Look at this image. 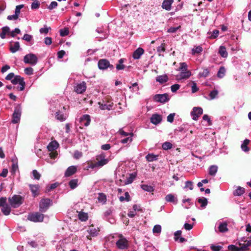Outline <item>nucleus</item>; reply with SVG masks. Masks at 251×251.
Returning <instances> with one entry per match:
<instances>
[{
    "label": "nucleus",
    "instance_id": "f257e3e1",
    "mask_svg": "<svg viewBox=\"0 0 251 251\" xmlns=\"http://www.w3.org/2000/svg\"><path fill=\"white\" fill-rule=\"evenodd\" d=\"M8 201L12 207L17 208L23 203V198L20 195H14L8 198Z\"/></svg>",
    "mask_w": 251,
    "mask_h": 251
},
{
    "label": "nucleus",
    "instance_id": "f03ea898",
    "mask_svg": "<svg viewBox=\"0 0 251 251\" xmlns=\"http://www.w3.org/2000/svg\"><path fill=\"white\" fill-rule=\"evenodd\" d=\"M96 163L100 168L108 164L109 159L106 157L104 153H101L96 156Z\"/></svg>",
    "mask_w": 251,
    "mask_h": 251
},
{
    "label": "nucleus",
    "instance_id": "7ed1b4c3",
    "mask_svg": "<svg viewBox=\"0 0 251 251\" xmlns=\"http://www.w3.org/2000/svg\"><path fill=\"white\" fill-rule=\"evenodd\" d=\"M44 215L39 212H33L28 215L27 220L30 221L37 223L43 221Z\"/></svg>",
    "mask_w": 251,
    "mask_h": 251
},
{
    "label": "nucleus",
    "instance_id": "20e7f679",
    "mask_svg": "<svg viewBox=\"0 0 251 251\" xmlns=\"http://www.w3.org/2000/svg\"><path fill=\"white\" fill-rule=\"evenodd\" d=\"M251 245V238L249 240L244 241V243L242 245L241 243L240 244V247L238 248L234 245H230L228 246V249L232 251H246L248 250V247Z\"/></svg>",
    "mask_w": 251,
    "mask_h": 251
},
{
    "label": "nucleus",
    "instance_id": "39448f33",
    "mask_svg": "<svg viewBox=\"0 0 251 251\" xmlns=\"http://www.w3.org/2000/svg\"><path fill=\"white\" fill-rule=\"evenodd\" d=\"M118 237L119 239L116 243L117 247L122 250L127 249L128 247V241L122 235H119Z\"/></svg>",
    "mask_w": 251,
    "mask_h": 251
},
{
    "label": "nucleus",
    "instance_id": "423d86ee",
    "mask_svg": "<svg viewBox=\"0 0 251 251\" xmlns=\"http://www.w3.org/2000/svg\"><path fill=\"white\" fill-rule=\"evenodd\" d=\"M24 61L26 64L35 65L37 63L38 58L35 54L29 53L24 56Z\"/></svg>",
    "mask_w": 251,
    "mask_h": 251
},
{
    "label": "nucleus",
    "instance_id": "0eeeda50",
    "mask_svg": "<svg viewBox=\"0 0 251 251\" xmlns=\"http://www.w3.org/2000/svg\"><path fill=\"white\" fill-rule=\"evenodd\" d=\"M11 82L14 85H16L18 84L20 85V86L17 87L18 90L21 91L24 90L25 83L24 80V78L22 77L21 76H15L14 78L12 80Z\"/></svg>",
    "mask_w": 251,
    "mask_h": 251
},
{
    "label": "nucleus",
    "instance_id": "6e6552de",
    "mask_svg": "<svg viewBox=\"0 0 251 251\" xmlns=\"http://www.w3.org/2000/svg\"><path fill=\"white\" fill-rule=\"evenodd\" d=\"M51 205V201L49 199H43L39 202V210L42 212H46Z\"/></svg>",
    "mask_w": 251,
    "mask_h": 251
},
{
    "label": "nucleus",
    "instance_id": "1a4fd4ad",
    "mask_svg": "<svg viewBox=\"0 0 251 251\" xmlns=\"http://www.w3.org/2000/svg\"><path fill=\"white\" fill-rule=\"evenodd\" d=\"M98 67L100 70H105L108 67L111 69L113 68V66L110 65L109 62L105 59H100L99 61Z\"/></svg>",
    "mask_w": 251,
    "mask_h": 251
},
{
    "label": "nucleus",
    "instance_id": "9d476101",
    "mask_svg": "<svg viewBox=\"0 0 251 251\" xmlns=\"http://www.w3.org/2000/svg\"><path fill=\"white\" fill-rule=\"evenodd\" d=\"M203 110L201 107H194L191 112V116L194 120H197L198 118L202 114Z\"/></svg>",
    "mask_w": 251,
    "mask_h": 251
},
{
    "label": "nucleus",
    "instance_id": "9b49d317",
    "mask_svg": "<svg viewBox=\"0 0 251 251\" xmlns=\"http://www.w3.org/2000/svg\"><path fill=\"white\" fill-rule=\"evenodd\" d=\"M153 99L156 101L164 103L168 100V95L166 94L156 95L154 96Z\"/></svg>",
    "mask_w": 251,
    "mask_h": 251
},
{
    "label": "nucleus",
    "instance_id": "f8f14e48",
    "mask_svg": "<svg viewBox=\"0 0 251 251\" xmlns=\"http://www.w3.org/2000/svg\"><path fill=\"white\" fill-rule=\"evenodd\" d=\"M192 75V74L190 71H181L179 75L176 76L177 80L187 79Z\"/></svg>",
    "mask_w": 251,
    "mask_h": 251
},
{
    "label": "nucleus",
    "instance_id": "ddd939ff",
    "mask_svg": "<svg viewBox=\"0 0 251 251\" xmlns=\"http://www.w3.org/2000/svg\"><path fill=\"white\" fill-rule=\"evenodd\" d=\"M86 85L85 82H82L75 87V90L78 94H82L85 91Z\"/></svg>",
    "mask_w": 251,
    "mask_h": 251
},
{
    "label": "nucleus",
    "instance_id": "4468645a",
    "mask_svg": "<svg viewBox=\"0 0 251 251\" xmlns=\"http://www.w3.org/2000/svg\"><path fill=\"white\" fill-rule=\"evenodd\" d=\"M141 209L140 208V206L137 205L136 204H134L133 206V208L132 209H130L127 213V216L129 217L133 218L134 217L136 214L137 212L139 211H141Z\"/></svg>",
    "mask_w": 251,
    "mask_h": 251
},
{
    "label": "nucleus",
    "instance_id": "2eb2a0df",
    "mask_svg": "<svg viewBox=\"0 0 251 251\" xmlns=\"http://www.w3.org/2000/svg\"><path fill=\"white\" fill-rule=\"evenodd\" d=\"M161 121L162 117L159 114H153L151 118V122L155 125L159 124Z\"/></svg>",
    "mask_w": 251,
    "mask_h": 251
},
{
    "label": "nucleus",
    "instance_id": "dca6fc26",
    "mask_svg": "<svg viewBox=\"0 0 251 251\" xmlns=\"http://www.w3.org/2000/svg\"><path fill=\"white\" fill-rule=\"evenodd\" d=\"M90 121V117L88 115H84L80 119L81 125L86 126L89 125Z\"/></svg>",
    "mask_w": 251,
    "mask_h": 251
},
{
    "label": "nucleus",
    "instance_id": "f3484780",
    "mask_svg": "<svg viewBox=\"0 0 251 251\" xmlns=\"http://www.w3.org/2000/svg\"><path fill=\"white\" fill-rule=\"evenodd\" d=\"M21 112L19 110H15L12 115V122L16 124L19 122L20 120Z\"/></svg>",
    "mask_w": 251,
    "mask_h": 251
},
{
    "label": "nucleus",
    "instance_id": "a211bd4d",
    "mask_svg": "<svg viewBox=\"0 0 251 251\" xmlns=\"http://www.w3.org/2000/svg\"><path fill=\"white\" fill-rule=\"evenodd\" d=\"M173 2L174 0H164L162 4V7L167 11H169L171 9Z\"/></svg>",
    "mask_w": 251,
    "mask_h": 251
},
{
    "label": "nucleus",
    "instance_id": "6ab92c4d",
    "mask_svg": "<svg viewBox=\"0 0 251 251\" xmlns=\"http://www.w3.org/2000/svg\"><path fill=\"white\" fill-rule=\"evenodd\" d=\"M144 53V50L141 48H138L134 51L132 56L134 59H138Z\"/></svg>",
    "mask_w": 251,
    "mask_h": 251
},
{
    "label": "nucleus",
    "instance_id": "aec40b11",
    "mask_svg": "<svg viewBox=\"0 0 251 251\" xmlns=\"http://www.w3.org/2000/svg\"><path fill=\"white\" fill-rule=\"evenodd\" d=\"M76 167L75 166H71L68 168L65 172V175L66 176H70L74 174L76 172Z\"/></svg>",
    "mask_w": 251,
    "mask_h": 251
},
{
    "label": "nucleus",
    "instance_id": "412c9836",
    "mask_svg": "<svg viewBox=\"0 0 251 251\" xmlns=\"http://www.w3.org/2000/svg\"><path fill=\"white\" fill-rule=\"evenodd\" d=\"M30 189L32 193L33 196L35 197L39 195V186L38 185L29 184Z\"/></svg>",
    "mask_w": 251,
    "mask_h": 251
},
{
    "label": "nucleus",
    "instance_id": "4be33fe9",
    "mask_svg": "<svg viewBox=\"0 0 251 251\" xmlns=\"http://www.w3.org/2000/svg\"><path fill=\"white\" fill-rule=\"evenodd\" d=\"M59 144L56 141L51 142L47 147L48 150L50 151H53L57 149L58 147Z\"/></svg>",
    "mask_w": 251,
    "mask_h": 251
},
{
    "label": "nucleus",
    "instance_id": "5701e85b",
    "mask_svg": "<svg viewBox=\"0 0 251 251\" xmlns=\"http://www.w3.org/2000/svg\"><path fill=\"white\" fill-rule=\"evenodd\" d=\"M10 50L11 52L14 53L18 51L20 49V44L18 42H14L10 44Z\"/></svg>",
    "mask_w": 251,
    "mask_h": 251
},
{
    "label": "nucleus",
    "instance_id": "b1692460",
    "mask_svg": "<svg viewBox=\"0 0 251 251\" xmlns=\"http://www.w3.org/2000/svg\"><path fill=\"white\" fill-rule=\"evenodd\" d=\"M87 231L90 235L93 237L97 236L99 232V230L94 227L93 226H90Z\"/></svg>",
    "mask_w": 251,
    "mask_h": 251
},
{
    "label": "nucleus",
    "instance_id": "393cba45",
    "mask_svg": "<svg viewBox=\"0 0 251 251\" xmlns=\"http://www.w3.org/2000/svg\"><path fill=\"white\" fill-rule=\"evenodd\" d=\"M100 105V107L102 110H110L113 106V103H111L110 102H107L106 103H100V102L99 103Z\"/></svg>",
    "mask_w": 251,
    "mask_h": 251
},
{
    "label": "nucleus",
    "instance_id": "a878e982",
    "mask_svg": "<svg viewBox=\"0 0 251 251\" xmlns=\"http://www.w3.org/2000/svg\"><path fill=\"white\" fill-rule=\"evenodd\" d=\"M168 78L167 75H158L156 77V81L160 83H163L168 81Z\"/></svg>",
    "mask_w": 251,
    "mask_h": 251
},
{
    "label": "nucleus",
    "instance_id": "bb28decb",
    "mask_svg": "<svg viewBox=\"0 0 251 251\" xmlns=\"http://www.w3.org/2000/svg\"><path fill=\"white\" fill-rule=\"evenodd\" d=\"M10 32V28L8 26H4L2 28L1 32L0 33V37L2 39L5 38L6 34H8Z\"/></svg>",
    "mask_w": 251,
    "mask_h": 251
},
{
    "label": "nucleus",
    "instance_id": "cd10ccee",
    "mask_svg": "<svg viewBox=\"0 0 251 251\" xmlns=\"http://www.w3.org/2000/svg\"><path fill=\"white\" fill-rule=\"evenodd\" d=\"M245 193V189L243 187L239 186L234 191L233 194L234 196H240Z\"/></svg>",
    "mask_w": 251,
    "mask_h": 251
},
{
    "label": "nucleus",
    "instance_id": "c85d7f7f",
    "mask_svg": "<svg viewBox=\"0 0 251 251\" xmlns=\"http://www.w3.org/2000/svg\"><path fill=\"white\" fill-rule=\"evenodd\" d=\"M218 171V167L216 165H212L209 168V174L210 176H214Z\"/></svg>",
    "mask_w": 251,
    "mask_h": 251
},
{
    "label": "nucleus",
    "instance_id": "c756f323",
    "mask_svg": "<svg viewBox=\"0 0 251 251\" xmlns=\"http://www.w3.org/2000/svg\"><path fill=\"white\" fill-rule=\"evenodd\" d=\"M227 226V224L226 223H220L218 227L219 230L221 232H225L227 231L228 230Z\"/></svg>",
    "mask_w": 251,
    "mask_h": 251
},
{
    "label": "nucleus",
    "instance_id": "7c9ffc66",
    "mask_svg": "<svg viewBox=\"0 0 251 251\" xmlns=\"http://www.w3.org/2000/svg\"><path fill=\"white\" fill-rule=\"evenodd\" d=\"M203 50L202 48L200 46H196L192 50V54L193 55H195L196 54H200Z\"/></svg>",
    "mask_w": 251,
    "mask_h": 251
},
{
    "label": "nucleus",
    "instance_id": "2f4dec72",
    "mask_svg": "<svg viewBox=\"0 0 251 251\" xmlns=\"http://www.w3.org/2000/svg\"><path fill=\"white\" fill-rule=\"evenodd\" d=\"M250 140L246 139L244 141L243 143L241 145L242 150L245 152H247L249 151V148L248 147V145L249 144Z\"/></svg>",
    "mask_w": 251,
    "mask_h": 251
},
{
    "label": "nucleus",
    "instance_id": "473e14b6",
    "mask_svg": "<svg viewBox=\"0 0 251 251\" xmlns=\"http://www.w3.org/2000/svg\"><path fill=\"white\" fill-rule=\"evenodd\" d=\"M12 161L13 162V164L12 165L11 172L13 174H15L18 168L17 159H12Z\"/></svg>",
    "mask_w": 251,
    "mask_h": 251
},
{
    "label": "nucleus",
    "instance_id": "72a5a7b5",
    "mask_svg": "<svg viewBox=\"0 0 251 251\" xmlns=\"http://www.w3.org/2000/svg\"><path fill=\"white\" fill-rule=\"evenodd\" d=\"M198 202L201 204L202 208H205L207 204V200L204 197L199 198Z\"/></svg>",
    "mask_w": 251,
    "mask_h": 251
},
{
    "label": "nucleus",
    "instance_id": "f704fd0d",
    "mask_svg": "<svg viewBox=\"0 0 251 251\" xmlns=\"http://www.w3.org/2000/svg\"><path fill=\"white\" fill-rule=\"evenodd\" d=\"M78 216L79 219L82 221H86L87 220L88 218L87 213L83 212H79L78 214Z\"/></svg>",
    "mask_w": 251,
    "mask_h": 251
},
{
    "label": "nucleus",
    "instance_id": "c9c22d12",
    "mask_svg": "<svg viewBox=\"0 0 251 251\" xmlns=\"http://www.w3.org/2000/svg\"><path fill=\"white\" fill-rule=\"evenodd\" d=\"M219 52L223 57H226L227 56V52L226 49L224 46H221L219 48Z\"/></svg>",
    "mask_w": 251,
    "mask_h": 251
},
{
    "label": "nucleus",
    "instance_id": "e433bc0d",
    "mask_svg": "<svg viewBox=\"0 0 251 251\" xmlns=\"http://www.w3.org/2000/svg\"><path fill=\"white\" fill-rule=\"evenodd\" d=\"M157 51L159 56H163V54H162L161 53L165 51V44L162 43L160 46L157 47Z\"/></svg>",
    "mask_w": 251,
    "mask_h": 251
},
{
    "label": "nucleus",
    "instance_id": "4c0bfd02",
    "mask_svg": "<svg viewBox=\"0 0 251 251\" xmlns=\"http://www.w3.org/2000/svg\"><path fill=\"white\" fill-rule=\"evenodd\" d=\"M192 84L191 88H192V92L193 93H195L198 92L199 90V88L197 86V83L194 81H191L188 85Z\"/></svg>",
    "mask_w": 251,
    "mask_h": 251
},
{
    "label": "nucleus",
    "instance_id": "58836bf2",
    "mask_svg": "<svg viewBox=\"0 0 251 251\" xmlns=\"http://www.w3.org/2000/svg\"><path fill=\"white\" fill-rule=\"evenodd\" d=\"M55 117L57 120L60 121H64L66 119V116L60 112H57L56 113Z\"/></svg>",
    "mask_w": 251,
    "mask_h": 251
},
{
    "label": "nucleus",
    "instance_id": "ea45409f",
    "mask_svg": "<svg viewBox=\"0 0 251 251\" xmlns=\"http://www.w3.org/2000/svg\"><path fill=\"white\" fill-rule=\"evenodd\" d=\"M10 207L8 204L3 206L1 209V211L5 215H9L10 214Z\"/></svg>",
    "mask_w": 251,
    "mask_h": 251
},
{
    "label": "nucleus",
    "instance_id": "a19ab883",
    "mask_svg": "<svg viewBox=\"0 0 251 251\" xmlns=\"http://www.w3.org/2000/svg\"><path fill=\"white\" fill-rule=\"evenodd\" d=\"M119 200L121 201H130V196L127 192L125 193V197L121 196L119 197Z\"/></svg>",
    "mask_w": 251,
    "mask_h": 251
},
{
    "label": "nucleus",
    "instance_id": "79ce46f5",
    "mask_svg": "<svg viewBox=\"0 0 251 251\" xmlns=\"http://www.w3.org/2000/svg\"><path fill=\"white\" fill-rule=\"evenodd\" d=\"M124 59L121 58L119 60V63L116 65V69L118 70H123L125 68V66L123 65Z\"/></svg>",
    "mask_w": 251,
    "mask_h": 251
},
{
    "label": "nucleus",
    "instance_id": "37998d69",
    "mask_svg": "<svg viewBox=\"0 0 251 251\" xmlns=\"http://www.w3.org/2000/svg\"><path fill=\"white\" fill-rule=\"evenodd\" d=\"M141 188L145 191L151 192L153 191V188L152 186L146 184L141 185Z\"/></svg>",
    "mask_w": 251,
    "mask_h": 251
},
{
    "label": "nucleus",
    "instance_id": "c03bdc74",
    "mask_svg": "<svg viewBox=\"0 0 251 251\" xmlns=\"http://www.w3.org/2000/svg\"><path fill=\"white\" fill-rule=\"evenodd\" d=\"M225 73H226V70L224 68V67H221L218 72V74H217L218 77L219 78L223 77L225 75Z\"/></svg>",
    "mask_w": 251,
    "mask_h": 251
},
{
    "label": "nucleus",
    "instance_id": "a18cd8bd",
    "mask_svg": "<svg viewBox=\"0 0 251 251\" xmlns=\"http://www.w3.org/2000/svg\"><path fill=\"white\" fill-rule=\"evenodd\" d=\"M176 198L172 194H168L165 197V200L168 202H175Z\"/></svg>",
    "mask_w": 251,
    "mask_h": 251
},
{
    "label": "nucleus",
    "instance_id": "49530a36",
    "mask_svg": "<svg viewBox=\"0 0 251 251\" xmlns=\"http://www.w3.org/2000/svg\"><path fill=\"white\" fill-rule=\"evenodd\" d=\"M157 156L153 154H148L146 158L148 161L151 162L157 159Z\"/></svg>",
    "mask_w": 251,
    "mask_h": 251
},
{
    "label": "nucleus",
    "instance_id": "de8ad7c7",
    "mask_svg": "<svg viewBox=\"0 0 251 251\" xmlns=\"http://www.w3.org/2000/svg\"><path fill=\"white\" fill-rule=\"evenodd\" d=\"M69 184L71 189H75L77 186V180L72 179L69 182Z\"/></svg>",
    "mask_w": 251,
    "mask_h": 251
},
{
    "label": "nucleus",
    "instance_id": "09e8293b",
    "mask_svg": "<svg viewBox=\"0 0 251 251\" xmlns=\"http://www.w3.org/2000/svg\"><path fill=\"white\" fill-rule=\"evenodd\" d=\"M209 71L207 69H204L202 72H200L199 74L200 77H206L209 75Z\"/></svg>",
    "mask_w": 251,
    "mask_h": 251
},
{
    "label": "nucleus",
    "instance_id": "8fccbe9b",
    "mask_svg": "<svg viewBox=\"0 0 251 251\" xmlns=\"http://www.w3.org/2000/svg\"><path fill=\"white\" fill-rule=\"evenodd\" d=\"M179 70L181 71H188V66L185 62L180 63Z\"/></svg>",
    "mask_w": 251,
    "mask_h": 251
},
{
    "label": "nucleus",
    "instance_id": "3c124183",
    "mask_svg": "<svg viewBox=\"0 0 251 251\" xmlns=\"http://www.w3.org/2000/svg\"><path fill=\"white\" fill-rule=\"evenodd\" d=\"M162 147L164 150H167L172 148V145L170 142H166L162 144Z\"/></svg>",
    "mask_w": 251,
    "mask_h": 251
},
{
    "label": "nucleus",
    "instance_id": "603ef678",
    "mask_svg": "<svg viewBox=\"0 0 251 251\" xmlns=\"http://www.w3.org/2000/svg\"><path fill=\"white\" fill-rule=\"evenodd\" d=\"M69 33V29L68 28H64L60 30V34L61 36H65L68 35Z\"/></svg>",
    "mask_w": 251,
    "mask_h": 251
},
{
    "label": "nucleus",
    "instance_id": "864d4df0",
    "mask_svg": "<svg viewBox=\"0 0 251 251\" xmlns=\"http://www.w3.org/2000/svg\"><path fill=\"white\" fill-rule=\"evenodd\" d=\"M39 6H40V2L38 0H35L32 3L31 8L32 9H37L39 8Z\"/></svg>",
    "mask_w": 251,
    "mask_h": 251
},
{
    "label": "nucleus",
    "instance_id": "5fc2aeb1",
    "mask_svg": "<svg viewBox=\"0 0 251 251\" xmlns=\"http://www.w3.org/2000/svg\"><path fill=\"white\" fill-rule=\"evenodd\" d=\"M218 94V91L216 90H214L210 92L209 94V97L210 98V100H213L215 99Z\"/></svg>",
    "mask_w": 251,
    "mask_h": 251
},
{
    "label": "nucleus",
    "instance_id": "6e6d98bb",
    "mask_svg": "<svg viewBox=\"0 0 251 251\" xmlns=\"http://www.w3.org/2000/svg\"><path fill=\"white\" fill-rule=\"evenodd\" d=\"M24 7L23 4L19 5L16 6L15 10V14L17 15L18 16H19L20 13L21 9Z\"/></svg>",
    "mask_w": 251,
    "mask_h": 251
},
{
    "label": "nucleus",
    "instance_id": "4d7b16f0",
    "mask_svg": "<svg viewBox=\"0 0 251 251\" xmlns=\"http://www.w3.org/2000/svg\"><path fill=\"white\" fill-rule=\"evenodd\" d=\"M50 29V27H48L47 26H45L44 27L41 28L40 29V32L41 34H47L49 32V30Z\"/></svg>",
    "mask_w": 251,
    "mask_h": 251
},
{
    "label": "nucleus",
    "instance_id": "13d9d810",
    "mask_svg": "<svg viewBox=\"0 0 251 251\" xmlns=\"http://www.w3.org/2000/svg\"><path fill=\"white\" fill-rule=\"evenodd\" d=\"M181 26L180 25L177 26V27H170L168 30L167 32L169 33H175L176 32L178 29L180 28Z\"/></svg>",
    "mask_w": 251,
    "mask_h": 251
},
{
    "label": "nucleus",
    "instance_id": "bf43d9fd",
    "mask_svg": "<svg viewBox=\"0 0 251 251\" xmlns=\"http://www.w3.org/2000/svg\"><path fill=\"white\" fill-rule=\"evenodd\" d=\"M161 231V227L160 225H155L153 228V232L159 233Z\"/></svg>",
    "mask_w": 251,
    "mask_h": 251
},
{
    "label": "nucleus",
    "instance_id": "052dcab7",
    "mask_svg": "<svg viewBox=\"0 0 251 251\" xmlns=\"http://www.w3.org/2000/svg\"><path fill=\"white\" fill-rule=\"evenodd\" d=\"M6 201L7 199L6 197H1L0 198V207L7 204L6 203Z\"/></svg>",
    "mask_w": 251,
    "mask_h": 251
},
{
    "label": "nucleus",
    "instance_id": "680f3d73",
    "mask_svg": "<svg viewBox=\"0 0 251 251\" xmlns=\"http://www.w3.org/2000/svg\"><path fill=\"white\" fill-rule=\"evenodd\" d=\"M33 38V37L31 35L25 34L23 37V39L27 41V42H30Z\"/></svg>",
    "mask_w": 251,
    "mask_h": 251
},
{
    "label": "nucleus",
    "instance_id": "e2e57ef3",
    "mask_svg": "<svg viewBox=\"0 0 251 251\" xmlns=\"http://www.w3.org/2000/svg\"><path fill=\"white\" fill-rule=\"evenodd\" d=\"M119 133L122 136H127L128 135H131L132 136L133 135V134L132 133H127V132H125L123 129H120L119 131H118Z\"/></svg>",
    "mask_w": 251,
    "mask_h": 251
},
{
    "label": "nucleus",
    "instance_id": "0e129e2a",
    "mask_svg": "<svg viewBox=\"0 0 251 251\" xmlns=\"http://www.w3.org/2000/svg\"><path fill=\"white\" fill-rule=\"evenodd\" d=\"M33 176H34V179L39 180L41 177L40 174L36 170H34L32 171Z\"/></svg>",
    "mask_w": 251,
    "mask_h": 251
},
{
    "label": "nucleus",
    "instance_id": "69168bd1",
    "mask_svg": "<svg viewBox=\"0 0 251 251\" xmlns=\"http://www.w3.org/2000/svg\"><path fill=\"white\" fill-rule=\"evenodd\" d=\"M24 71L25 73L28 75H32L33 73V70L31 67L26 68Z\"/></svg>",
    "mask_w": 251,
    "mask_h": 251
},
{
    "label": "nucleus",
    "instance_id": "338daca9",
    "mask_svg": "<svg viewBox=\"0 0 251 251\" xmlns=\"http://www.w3.org/2000/svg\"><path fill=\"white\" fill-rule=\"evenodd\" d=\"M57 2L56 1H52L50 5L48 7V8L50 10H52L57 6Z\"/></svg>",
    "mask_w": 251,
    "mask_h": 251
},
{
    "label": "nucleus",
    "instance_id": "774afa93",
    "mask_svg": "<svg viewBox=\"0 0 251 251\" xmlns=\"http://www.w3.org/2000/svg\"><path fill=\"white\" fill-rule=\"evenodd\" d=\"M181 234V230H177L176 231L175 234H174V239L175 241H178V239L180 237Z\"/></svg>",
    "mask_w": 251,
    "mask_h": 251
}]
</instances>
